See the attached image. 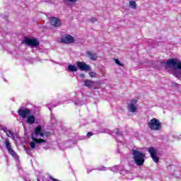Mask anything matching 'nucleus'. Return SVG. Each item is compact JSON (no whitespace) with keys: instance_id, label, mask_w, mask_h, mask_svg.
<instances>
[{"instance_id":"nucleus-1","label":"nucleus","mask_w":181,"mask_h":181,"mask_svg":"<svg viewBox=\"0 0 181 181\" xmlns=\"http://www.w3.org/2000/svg\"><path fill=\"white\" fill-rule=\"evenodd\" d=\"M165 69H170L172 71L175 70H181V62L177 59L170 58L167 62H164Z\"/></svg>"},{"instance_id":"nucleus-2","label":"nucleus","mask_w":181,"mask_h":181,"mask_svg":"<svg viewBox=\"0 0 181 181\" xmlns=\"http://www.w3.org/2000/svg\"><path fill=\"white\" fill-rule=\"evenodd\" d=\"M134 160L137 166H142L145 163V153L135 149L132 150Z\"/></svg>"},{"instance_id":"nucleus-3","label":"nucleus","mask_w":181,"mask_h":181,"mask_svg":"<svg viewBox=\"0 0 181 181\" xmlns=\"http://www.w3.org/2000/svg\"><path fill=\"white\" fill-rule=\"evenodd\" d=\"M148 125L151 131H160L162 129V123L156 118L151 119Z\"/></svg>"},{"instance_id":"nucleus-4","label":"nucleus","mask_w":181,"mask_h":181,"mask_svg":"<svg viewBox=\"0 0 181 181\" xmlns=\"http://www.w3.org/2000/svg\"><path fill=\"white\" fill-rule=\"evenodd\" d=\"M23 42L30 47H37L40 45V42L36 38H25Z\"/></svg>"},{"instance_id":"nucleus-5","label":"nucleus","mask_w":181,"mask_h":181,"mask_svg":"<svg viewBox=\"0 0 181 181\" xmlns=\"http://www.w3.org/2000/svg\"><path fill=\"white\" fill-rule=\"evenodd\" d=\"M61 42L62 43H64L65 45H70L71 43H74V42H76V40L74 39V37L69 34H65L62 37Z\"/></svg>"},{"instance_id":"nucleus-6","label":"nucleus","mask_w":181,"mask_h":181,"mask_svg":"<svg viewBox=\"0 0 181 181\" xmlns=\"http://www.w3.org/2000/svg\"><path fill=\"white\" fill-rule=\"evenodd\" d=\"M4 143H5L6 148L8 153L10 155H11V156H13V158H17L18 153H16V152H15V151H13V149L12 148V145H11L9 139H6L4 141Z\"/></svg>"},{"instance_id":"nucleus-7","label":"nucleus","mask_w":181,"mask_h":181,"mask_svg":"<svg viewBox=\"0 0 181 181\" xmlns=\"http://www.w3.org/2000/svg\"><path fill=\"white\" fill-rule=\"evenodd\" d=\"M76 66L81 71H90L91 70V66L83 62H78Z\"/></svg>"},{"instance_id":"nucleus-8","label":"nucleus","mask_w":181,"mask_h":181,"mask_svg":"<svg viewBox=\"0 0 181 181\" xmlns=\"http://www.w3.org/2000/svg\"><path fill=\"white\" fill-rule=\"evenodd\" d=\"M32 110L30 109L20 108L18 110V114L21 118H28V116L30 115Z\"/></svg>"},{"instance_id":"nucleus-9","label":"nucleus","mask_w":181,"mask_h":181,"mask_svg":"<svg viewBox=\"0 0 181 181\" xmlns=\"http://www.w3.org/2000/svg\"><path fill=\"white\" fill-rule=\"evenodd\" d=\"M49 23L54 28H60L62 26V20L56 17H51L49 18Z\"/></svg>"},{"instance_id":"nucleus-10","label":"nucleus","mask_w":181,"mask_h":181,"mask_svg":"<svg viewBox=\"0 0 181 181\" xmlns=\"http://www.w3.org/2000/svg\"><path fill=\"white\" fill-rule=\"evenodd\" d=\"M136 103H138V101L135 99H133L132 100H130L129 103H128L127 107L129 109V111H130V112H136Z\"/></svg>"},{"instance_id":"nucleus-11","label":"nucleus","mask_w":181,"mask_h":181,"mask_svg":"<svg viewBox=\"0 0 181 181\" xmlns=\"http://www.w3.org/2000/svg\"><path fill=\"white\" fill-rule=\"evenodd\" d=\"M148 153H150L153 162L155 163H158L159 162V158H158V156H156V150L153 147H151L148 150Z\"/></svg>"},{"instance_id":"nucleus-12","label":"nucleus","mask_w":181,"mask_h":181,"mask_svg":"<svg viewBox=\"0 0 181 181\" xmlns=\"http://www.w3.org/2000/svg\"><path fill=\"white\" fill-rule=\"evenodd\" d=\"M95 84H97V82L90 81V80H86L84 81V86L85 87H88V88H95Z\"/></svg>"},{"instance_id":"nucleus-13","label":"nucleus","mask_w":181,"mask_h":181,"mask_svg":"<svg viewBox=\"0 0 181 181\" xmlns=\"http://www.w3.org/2000/svg\"><path fill=\"white\" fill-rule=\"evenodd\" d=\"M88 59H90V60H97V54L95 52H93L91 51H86V52Z\"/></svg>"},{"instance_id":"nucleus-14","label":"nucleus","mask_w":181,"mask_h":181,"mask_svg":"<svg viewBox=\"0 0 181 181\" xmlns=\"http://www.w3.org/2000/svg\"><path fill=\"white\" fill-rule=\"evenodd\" d=\"M35 121H36V118L34 115H29L27 118V122L28 124H30V125H32Z\"/></svg>"},{"instance_id":"nucleus-15","label":"nucleus","mask_w":181,"mask_h":181,"mask_svg":"<svg viewBox=\"0 0 181 181\" xmlns=\"http://www.w3.org/2000/svg\"><path fill=\"white\" fill-rule=\"evenodd\" d=\"M42 134H43V132H42V126H37L35 129V134L36 136H39V135L42 136Z\"/></svg>"},{"instance_id":"nucleus-16","label":"nucleus","mask_w":181,"mask_h":181,"mask_svg":"<svg viewBox=\"0 0 181 181\" xmlns=\"http://www.w3.org/2000/svg\"><path fill=\"white\" fill-rule=\"evenodd\" d=\"M31 139L34 141V142H36V144H45V142H46V140L43 139H36L33 136L31 137Z\"/></svg>"},{"instance_id":"nucleus-17","label":"nucleus","mask_w":181,"mask_h":181,"mask_svg":"<svg viewBox=\"0 0 181 181\" xmlns=\"http://www.w3.org/2000/svg\"><path fill=\"white\" fill-rule=\"evenodd\" d=\"M179 70H181V69H177V70H175V71H173V76H175V77H176L177 78L180 80V78H181V72L179 71Z\"/></svg>"},{"instance_id":"nucleus-18","label":"nucleus","mask_w":181,"mask_h":181,"mask_svg":"<svg viewBox=\"0 0 181 181\" xmlns=\"http://www.w3.org/2000/svg\"><path fill=\"white\" fill-rule=\"evenodd\" d=\"M129 6L133 9H136V2H135V1H129Z\"/></svg>"},{"instance_id":"nucleus-19","label":"nucleus","mask_w":181,"mask_h":181,"mask_svg":"<svg viewBox=\"0 0 181 181\" xmlns=\"http://www.w3.org/2000/svg\"><path fill=\"white\" fill-rule=\"evenodd\" d=\"M68 69L69 71H77V67L74 66V65H69Z\"/></svg>"},{"instance_id":"nucleus-20","label":"nucleus","mask_w":181,"mask_h":181,"mask_svg":"<svg viewBox=\"0 0 181 181\" xmlns=\"http://www.w3.org/2000/svg\"><path fill=\"white\" fill-rule=\"evenodd\" d=\"M50 135H52V134L49 132H42V134H41V137L42 138H45V136H50Z\"/></svg>"},{"instance_id":"nucleus-21","label":"nucleus","mask_w":181,"mask_h":181,"mask_svg":"<svg viewBox=\"0 0 181 181\" xmlns=\"http://www.w3.org/2000/svg\"><path fill=\"white\" fill-rule=\"evenodd\" d=\"M114 61L115 62L116 64H117V66L124 67V64L121 63L118 59H115Z\"/></svg>"},{"instance_id":"nucleus-22","label":"nucleus","mask_w":181,"mask_h":181,"mask_svg":"<svg viewBox=\"0 0 181 181\" xmlns=\"http://www.w3.org/2000/svg\"><path fill=\"white\" fill-rule=\"evenodd\" d=\"M30 146L32 149H35V148H36V143L35 141H31L30 143Z\"/></svg>"},{"instance_id":"nucleus-23","label":"nucleus","mask_w":181,"mask_h":181,"mask_svg":"<svg viewBox=\"0 0 181 181\" xmlns=\"http://www.w3.org/2000/svg\"><path fill=\"white\" fill-rule=\"evenodd\" d=\"M6 136H11V138H13V133L11 130H8L6 132Z\"/></svg>"},{"instance_id":"nucleus-24","label":"nucleus","mask_w":181,"mask_h":181,"mask_svg":"<svg viewBox=\"0 0 181 181\" xmlns=\"http://www.w3.org/2000/svg\"><path fill=\"white\" fill-rule=\"evenodd\" d=\"M89 76L91 77V78H94L95 76H97V74L95 72H90Z\"/></svg>"},{"instance_id":"nucleus-25","label":"nucleus","mask_w":181,"mask_h":181,"mask_svg":"<svg viewBox=\"0 0 181 181\" xmlns=\"http://www.w3.org/2000/svg\"><path fill=\"white\" fill-rule=\"evenodd\" d=\"M93 134L91 132H89L87 133V136H88V138H90V136H93Z\"/></svg>"},{"instance_id":"nucleus-26","label":"nucleus","mask_w":181,"mask_h":181,"mask_svg":"<svg viewBox=\"0 0 181 181\" xmlns=\"http://www.w3.org/2000/svg\"><path fill=\"white\" fill-rule=\"evenodd\" d=\"M178 86H179V84H177V83L176 82L173 83V87H178Z\"/></svg>"},{"instance_id":"nucleus-27","label":"nucleus","mask_w":181,"mask_h":181,"mask_svg":"<svg viewBox=\"0 0 181 181\" xmlns=\"http://www.w3.org/2000/svg\"><path fill=\"white\" fill-rule=\"evenodd\" d=\"M68 2H71L72 4H75L78 0H66Z\"/></svg>"},{"instance_id":"nucleus-28","label":"nucleus","mask_w":181,"mask_h":181,"mask_svg":"<svg viewBox=\"0 0 181 181\" xmlns=\"http://www.w3.org/2000/svg\"><path fill=\"white\" fill-rule=\"evenodd\" d=\"M24 148H25V151H26L27 153H29L30 152V149H29L25 146H24Z\"/></svg>"},{"instance_id":"nucleus-29","label":"nucleus","mask_w":181,"mask_h":181,"mask_svg":"<svg viewBox=\"0 0 181 181\" xmlns=\"http://www.w3.org/2000/svg\"><path fill=\"white\" fill-rule=\"evenodd\" d=\"M3 131H4V132H5L6 134V132H8V129H6V127H4V128H3Z\"/></svg>"},{"instance_id":"nucleus-30","label":"nucleus","mask_w":181,"mask_h":181,"mask_svg":"<svg viewBox=\"0 0 181 181\" xmlns=\"http://www.w3.org/2000/svg\"><path fill=\"white\" fill-rule=\"evenodd\" d=\"M92 23H94V22H97V19L95 18H91Z\"/></svg>"},{"instance_id":"nucleus-31","label":"nucleus","mask_w":181,"mask_h":181,"mask_svg":"<svg viewBox=\"0 0 181 181\" xmlns=\"http://www.w3.org/2000/svg\"><path fill=\"white\" fill-rule=\"evenodd\" d=\"M80 77H86V75H84V74H81Z\"/></svg>"}]
</instances>
